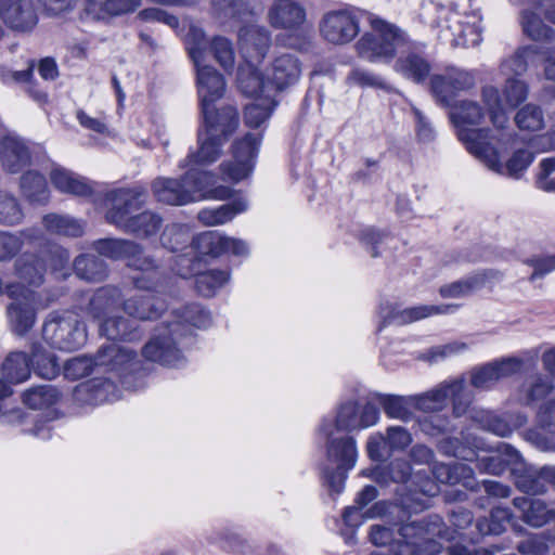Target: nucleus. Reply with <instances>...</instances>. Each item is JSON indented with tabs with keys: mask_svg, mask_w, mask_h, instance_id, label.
<instances>
[{
	"mask_svg": "<svg viewBox=\"0 0 555 555\" xmlns=\"http://www.w3.org/2000/svg\"><path fill=\"white\" fill-rule=\"evenodd\" d=\"M173 320L158 328L142 350L145 359L166 366L179 367L185 362L182 348L185 339L194 328L204 330L210 326L211 315L199 304H190L172 311Z\"/></svg>",
	"mask_w": 555,
	"mask_h": 555,
	"instance_id": "f257e3e1",
	"label": "nucleus"
},
{
	"mask_svg": "<svg viewBox=\"0 0 555 555\" xmlns=\"http://www.w3.org/2000/svg\"><path fill=\"white\" fill-rule=\"evenodd\" d=\"M105 201L107 206L105 218L118 229L138 237H149L159 231L163 219L156 212L145 210L131 216L147 201V192L144 188L135 185L112 190L106 194Z\"/></svg>",
	"mask_w": 555,
	"mask_h": 555,
	"instance_id": "f03ea898",
	"label": "nucleus"
},
{
	"mask_svg": "<svg viewBox=\"0 0 555 555\" xmlns=\"http://www.w3.org/2000/svg\"><path fill=\"white\" fill-rule=\"evenodd\" d=\"M216 176L206 170L190 169L181 179L157 178L152 184L155 198L164 204L181 206L202 199L224 201L233 190L216 184Z\"/></svg>",
	"mask_w": 555,
	"mask_h": 555,
	"instance_id": "7ed1b4c3",
	"label": "nucleus"
},
{
	"mask_svg": "<svg viewBox=\"0 0 555 555\" xmlns=\"http://www.w3.org/2000/svg\"><path fill=\"white\" fill-rule=\"evenodd\" d=\"M442 519L438 515H431L422 520L402 525L398 529V538H395L392 528L374 525L371 527L370 538L373 544L383 546L390 544L395 555H416L420 551V541H426L430 552L438 551V542L435 537H442Z\"/></svg>",
	"mask_w": 555,
	"mask_h": 555,
	"instance_id": "20e7f679",
	"label": "nucleus"
},
{
	"mask_svg": "<svg viewBox=\"0 0 555 555\" xmlns=\"http://www.w3.org/2000/svg\"><path fill=\"white\" fill-rule=\"evenodd\" d=\"M505 134L498 133L499 140L489 141V133L485 131H462V143L466 150L482 163L489 170L514 179H520L534 159L532 149L522 147L513 152L505 164L501 162L496 144L504 143Z\"/></svg>",
	"mask_w": 555,
	"mask_h": 555,
	"instance_id": "39448f33",
	"label": "nucleus"
},
{
	"mask_svg": "<svg viewBox=\"0 0 555 555\" xmlns=\"http://www.w3.org/2000/svg\"><path fill=\"white\" fill-rule=\"evenodd\" d=\"M186 46L196 68L197 92L201 100L204 122H210V119H216L218 113L224 108L222 107L215 112L212 104L223 95L225 82L221 74L212 66L205 64L208 43L202 29L191 27L188 34Z\"/></svg>",
	"mask_w": 555,
	"mask_h": 555,
	"instance_id": "423d86ee",
	"label": "nucleus"
},
{
	"mask_svg": "<svg viewBox=\"0 0 555 555\" xmlns=\"http://www.w3.org/2000/svg\"><path fill=\"white\" fill-rule=\"evenodd\" d=\"M135 353L119 344L109 343L102 346L94 359L79 356L69 359L64 364V376L78 379L88 375L93 366L105 367L109 372H117L125 388H131L132 373L135 371Z\"/></svg>",
	"mask_w": 555,
	"mask_h": 555,
	"instance_id": "0eeeda50",
	"label": "nucleus"
},
{
	"mask_svg": "<svg viewBox=\"0 0 555 555\" xmlns=\"http://www.w3.org/2000/svg\"><path fill=\"white\" fill-rule=\"evenodd\" d=\"M326 437V459L328 465L323 469L324 481L334 493L344 489L347 474L352 469L358 459L356 439L350 435L338 436L332 421H322L319 427Z\"/></svg>",
	"mask_w": 555,
	"mask_h": 555,
	"instance_id": "6e6552de",
	"label": "nucleus"
},
{
	"mask_svg": "<svg viewBox=\"0 0 555 555\" xmlns=\"http://www.w3.org/2000/svg\"><path fill=\"white\" fill-rule=\"evenodd\" d=\"M95 251L111 259H126L127 264L140 274L131 278L133 288L138 291L157 292L163 287L162 278L156 272L154 259L142 254L139 244L119 238H103L93 243Z\"/></svg>",
	"mask_w": 555,
	"mask_h": 555,
	"instance_id": "1a4fd4ad",
	"label": "nucleus"
},
{
	"mask_svg": "<svg viewBox=\"0 0 555 555\" xmlns=\"http://www.w3.org/2000/svg\"><path fill=\"white\" fill-rule=\"evenodd\" d=\"M122 292L115 285L99 287L90 297L87 313L99 322L100 333L108 339L135 338L131 322L113 313L121 307Z\"/></svg>",
	"mask_w": 555,
	"mask_h": 555,
	"instance_id": "9d476101",
	"label": "nucleus"
},
{
	"mask_svg": "<svg viewBox=\"0 0 555 555\" xmlns=\"http://www.w3.org/2000/svg\"><path fill=\"white\" fill-rule=\"evenodd\" d=\"M370 24L372 30L356 44L360 57L373 63H388L406 47V36L396 25L377 17H371Z\"/></svg>",
	"mask_w": 555,
	"mask_h": 555,
	"instance_id": "9b49d317",
	"label": "nucleus"
},
{
	"mask_svg": "<svg viewBox=\"0 0 555 555\" xmlns=\"http://www.w3.org/2000/svg\"><path fill=\"white\" fill-rule=\"evenodd\" d=\"M238 126V114L233 106H225L216 119L205 122V130L198 132L199 147L197 153L190 154L185 164L209 165L218 159L221 154L222 141L227 139Z\"/></svg>",
	"mask_w": 555,
	"mask_h": 555,
	"instance_id": "f8f14e48",
	"label": "nucleus"
},
{
	"mask_svg": "<svg viewBox=\"0 0 555 555\" xmlns=\"http://www.w3.org/2000/svg\"><path fill=\"white\" fill-rule=\"evenodd\" d=\"M42 337L51 347L74 351L87 340V328L73 312H51L42 325Z\"/></svg>",
	"mask_w": 555,
	"mask_h": 555,
	"instance_id": "ddd939ff",
	"label": "nucleus"
},
{
	"mask_svg": "<svg viewBox=\"0 0 555 555\" xmlns=\"http://www.w3.org/2000/svg\"><path fill=\"white\" fill-rule=\"evenodd\" d=\"M373 478L384 483H387L389 480L406 483L411 495L415 501L420 502L422 508L426 507V503L421 502L416 495L422 494L426 498H433L440 490L437 483L428 478V470L422 468L413 469L409 462L403 460H395L388 466L375 469Z\"/></svg>",
	"mask_w": 555,
	"mask_h": 555,
	"instance_id": "4468645a",
	"label": "nucleus"
},
{
	"mask_svg": "<svg viewBox=\"0 0 555 555\" xmlns=\"http://www.w3.org/2000/svg\"><path fill=\"white\" fill-rule=\"evenodd\" d=\"M442 448L446 453L454 457L470 462L475 460V467L485 474L500 475L507 467L512 469L515 465H521L519 452L509 444H502L498 453L477 456L476 459L475 451L461 446L457 439L446 441Z\"/></svg>",
	"mask_w": 555,
	"mask_h": 555,
	"instance_id": "2eb2a0df",
	"label": "nucleus"
},
{
	"mask_svg": "<svg viewBox=\"0 0 555 555\" xmlns=\"http://www.w3.org/2000/svg\"><path fill=\"white\" fill-rule=\"evenodd\" d=\"M5 295L13 300L7 307L9 326L16 335L24 336L36 323L35 293L21 283H8Z\"/></svg>",
	"mask_w": 555,
	"mask_h": 555,
	"instance_id": "dca6fc26",
	"label": "nucleus"
},
{
	"mask_svg": "<svg viewBox=\"0 0 555 555\" xmlns=\"http://www.w3.org/2000/svg\"><path fill=\"white\" fill-rule=\"evenodd\" d=\"M260 141V135L247 133L234 142L231 159L224 160L220 165L223 180L237 183L251 175Z\"/></svg>",
	"mask_w": 555,
	"mask_h": 555,
	"instance_id": "f3484780",
	"label": "nucleus"
},
{
	"mask_svg": "<svg viewBox=\"0 0 555 555\" xmlns=\"http://www.w3.org/2000/svg\"><path fill=\"white\" fill-rule=\"evenodd\" d=\"M359 16L353 10H332L320 20L319 30L325 41L338 46L346 44L359 34Z\"/></svg>",
	"mask_w": 555,
	"mask_h": 555,
	"instance_id": "a211bd4d",
	"label": "nucleus"
},
{
	"mask_svg": "<svg viewBox=\"0 0 555 555\" xmlns=\"http://www.w3.org/2000/svg\"><path fill=\"white\" fill-rule=\"evenodd\" d=\"M475 83V75L459 67H449L443 74L436 75L430 80L433 95L442 106H452L455 99L462 92L474 88Z\"/></svg>",
	"mask_w": 555,
	"mask_h": 555,
	"instance_id": "6ab92c4d",
	"label": "nucleus"
},
{
	"mask_svg": "<svg viewBox=\"0 0 555 555\" xmlns=\"http://www.w3.org/2000/svg\"><path fill=\"white\" fill-rule=\"evenodd\" d=\"M378 420L379 411L373 402L369 401L360 405L354 400L341 403L334 417L323 418V421H332L334 429L348 433L372 427Z\"/></svg>",
	"mask_w": 555,
	"mask_h": 555,
	"instance_id": "aec40b11",
	"label": "nucleus"
},
{
	"mask_svg": "<svg viewBox=\"0 0 555 555\" xmlns=\"http://www.w3.org/2000/svg\"><path fill=\"white\" fill-rule=\"evenodd\" d=\"M459 308L457 305H421L416 307H410L405 309H398L392 305H383L379 309V318L382 319L378 325V331L389 324L404 325L415 321L423 320L425 318L436 314L452 313Z\"/></svg>",
	"mask_w": 555,
	"mask_h": 555,
	"instance_id": "412c9836",
	"label": "nucleus"
},
{
	"mask_svg": "<svg viewBox=\"0 0 555 555\" xmlns=\"http://www.w3.org/2000/svg\"><path fill=\"white\" fill-rule=\"evenodd\" d=\"M193 247L202 255L220 256L232 254L234 256L248 255L249 248L245 241L225 236L216 231L203 232L192 241Z\"/></svg>",
	"mask_w": 555,
	"mask_h": 555,
	"instance_id": "4be33fe9",
	"label": "nucleus"
},
{
	"mask_svg": "<svg viewBox=\"0 0 555 555\" xmlns=\"http://www.w3.org/2000/svg\"><path fill=\"white\" fill-rule=\"evenodd\" d=\"M73 398L79 405L95 406L117 400L119 390L111 378L95 377L77 385Z\"/></svg>",
	"mask_w": 555,
	"mask_h": 555,
	"instance_id": "5701e85b",
	"label": "nucleus"
},
{
	"mask_svg": "<svg viewBox=\"0 0 555 555\" xmlns=\"http://www.w3.org/2000/svg\"><path fill=\"white\" fill-rule=\"evenodd\" d=\"M156 272L160 275L163 283V287L159 291H147L149 293H152V295H133L122 300L121 308L129 317L140 321L155 320L160 317L165 310V304L155 294L166 292L167 281L158 271L157 266Z\"/></svg>",
	"mask_w": 555,
	"mask_h": 555,
	"instance_id": "b1692460",
	"label": "nucleus"
},
{
	"mask_svg": "<svg viewBox=\"0 0 555 555\" xmlns=\"http://www.w3.org/2000/svg\"><path fill=\"white\" fill-rule=\"evenodd\" d=\"M0 20L16 30L33 29L38 22L34 0H0Z\"/></svg>",
	"mask_w": 555,
	"mask_h": 555,
	"instance_id": "393cba45",
	"label": "nucleus"
},
{
	"mask_svg": "<svg viewBox=\"0 0 555 555\" xmlns=\"http://www.w3.org/2000/svg\"><path fill=\"white\" fill-rule=\"evenodd\" d=\"M520 366L521 361L517 358L490 362L470 372V384L477 389H488L501 378L517 373Z\"/></svg>",
	"mask_w": 555,
	"mask_h": 555,
	"instance_id": "a878e982",
	"label": "nucleus"
},
{
	"mask_svg": "<svg viewBox=\"0 0 555 555\" xmlns=\"http://www.w3.org/2000/svg\"><path fill=\"white\" fill-rule=\"evenodd\" d=\"M300 64L293 54L285 53L274 59L266 72L273 92L282 91L297 82L300 76Z\"/></svg>",
	"mask_w": 555,
	"mask_h": 555,
	"instance_id": "bb28decb",
	"label": "nucleus"
},
{
	"mask_svg": "<svg viewBox=\"0 0 555 555\" xmlns=\"http://www.w3.org/2000/svg\"><path fill=\"white\" fill-rule=\"evenodd\" d=\"M451 112H450V118L454 126L457 129V137L460 141L462 142L461 132L462 131H485L489 133V141L491 140H499L498 133L499 131H493L488 128H469V125H478L485 114L482 112V108L477 102L474 101H462L457 105H452Z\"/></svg>",
	"mask_w": 555,
	"mask_h": 555,
	"instance_id": "cd10ccee",
	"label": "nucleus"
},
{
	"mask_svg": "<svg viewBox=\"0 0 555 555\" xmlns=\"http://www.w3.org/2000/svg\"><path fill=\"white\" fill-rule=\"evenodd\" d=\"M449 22L448 28L454 46L469 48L481 42L480 17L477 14L462 16L454 12L449 17Z\"/></svg>",
	"mask_w": 555,
	"mask_h": 555,
	"instance_id": "c85d7f7f",
	"label": "nucleus"
},
{
	"mask_svg": "<svg viewBox=\"0 0 555 555\" xmlns=\"http://www.w3.org/2000/svg\"><path fill=\"white\" fill-rule=\"evenodd\" d=\"M268 16L275 28L295 29L305 23L306 10L295 0H275Z\"/></svg>",
	"mask_w": 555,
	"mask_h": 555,
	"instance_id": "c756f323",
	"label": "nucleus"
},
{
	"mask_svg": "<svg viewBox=\"0 0 555 555\" xmlns=\"http://www.w3.org/2000/svg\"><path fill=\"white\" fill-rule=\"evenodd\" d=\"M0 157L4 170L11 173L22 171L30 164V152L26 142L17 137L8 135L0 142Z\"/></svg>",
	"mask_w": 555,
	"mask_h": 555,
	"instance_id": "7c9ffc66",
	"label": "nucleus"
},
{
	"mask_svg": "<svg viewBox=\"0 0 555 555\" xmlns=\"http://www.w3.org/2000/svg\"><path fill=\"white\" fill-rule=\"evenodd\" d=\"M399 53L400 56L395 64V69L398 73L416 83H421L428 78L431 70L429 62L424 55L412 50L408 41L406 47Z\"/></svg>",
	"mask_w": 555,
	"mask_h": 555,
	"instance_id": "2f4dec72",
	"label": "nucleus"
},
{
	"mask_svg": "<svg viewBox=\"0 0 555 555\" xmlns=\"http://www.w3.org/2000/svg\"><path fill=\"white\" fill-rule=\"evenodd\" d=\"M241 50L244 56L259 61L261 60L270 46L269 31L258 25H248L242 27L238 33Z\"/></svg>",
	"mask_w": 555,
	"mask_h": 555,
	"instance_id": "473e14b6",
	"label": "nucleus"
},
{
	"mask_svg": "<svg viewBox=\"0 0 555 555\" xmlns=\"http://www.w3.org/2000/svg\"><path fill=\"white\" fill-rule=\"evenodd\" d=\"M513 504L521 514V519L531 527L540 528L555 519V511L541 499L519 496L513 500Z\"/></svg>",
	"mask_w": 555,
	"mask_h": 555,
	"instance_id": "72a5a7b5",
	"label": "nucleus"
},
{
	"mask_svg": "<svg viewBox=\"0 0 555 555\" xmlns=\"http://www.w3.org/2000/svg\"><path fill=\"white\" fill-rule=\"evenodd\" d=\"M50 180L61 193L75 196H89L92 193V188L85 178L61 166L52 168Z\"/></svg>",
	"mask_w": 555,
	"mask_h": 555,
	"instance_id": "f704fd0d",
	"label": "nucleus"
},
{
	"mask_svg": "<svg viewBox=\"0 0 555 555\" xmlns=\"http://www.w3.org/2000/svg\"><path fill=\"white\" fill-rule=\"evenodd\" d=\"M247 208V201L240 197L218 207L203 208L198 211L197 219L205 227L222 225L231 221L238 214L246 211Z\"/></svg>",
	"mask_w": 555,
	"mask_h": 555,
	"instance_id": "c9c22d12",
	"label": "nucleus"
},
{
	"mask_svg": "<svg viewBox=\"0 0 555 555\" xmlns=\"http://www.w3.org/2000/svg\"><path fill=\"white\" fill-rule=\"evenodd\" d=\"M140 0H86L85 13L92 20H104L134 11Z\"/></svg>",
	"mask_w": 555,
	"mask_h": 555,
	"instance_id": "e433bc0d",
	"label": "nucleus"
},
{
	"mask_svg": "<svg viewBox=\"0 0 555 555\" xmlns=\"http://www.w3.org/2000/svg\"><path fill=\"white\" fill-rule=\"evenodd\" d=\"M374 399L390 418L408 422L412 418L413 411L417 410L415 396L375 393Z\"/></svg>",
	"mask_w": 555,
	"mask_h": 555,
	"instance_id": "4c0bfd02",
	"label": "nucleus"
},
{
	"mask_svg": "<svg viewBox=\"0 0 555 555\" xmlns=\"http://www.w3.org/2000/svg\"><path fill=\"white\" fill-rule=\"evenodd\" d=\"M237 82L241 91L247 96L262 99L273 96V91L269 81L266 79V75L263 77L260 76V74L250 66L240 68Z\"/></svg>",
	"mask_w": 555,
	"mask_h": 555,
	"instance_id": "58836bf2",
	"label": "nucleus"
},
{
	"mask_svg": "<svg viewBox=\"0 0 555 555\" xmlns=\"http://www.w3.org/2000/svg\"><path fill=\"white\" fill-rule=\"evenodd\" d=\"M42 225L48 233L59 236L79 237L85 231V224L80 220L54 212L42 217Z\"/></svg>",
	"mask_w": 555,
	"mask_h": 555,
	"instance_id": "ea45409f",
	"label": "nucleus"
},
{
	"mask_svg": "<svg viewBox=\"0 0 555 555\" xmlns=\"http://www.w3.org/2000/svg\"><path fill=\"white\" fill-rule=\"evenodd\" d=\"M428 470V478L437 483H456L461 479H469L473 477L474 469L463 463H455L454 465L435 464L433 467H424Z\"/></svg>",
	"mask_w": 555,
	"mask_h": 555,
	"instance_id": "a19ab883",
	"label": "nucleus"
},
{
	"mask_svg": "<svg viewBox=\"0 0 555 555\" xmlns=\"http://www.w3.org/2000/svg\"><path fill=\"white\" fill-rule=\"evenodd\" d=\"M43 272V261L34 255L24 254L15 261V274L24 286L41 285Z\"/></svg>",
	"mask_w": 555,
	"mask_h": 555,
	"instance_id": "79ce46f5",
	"label": "nucleus"
},
{
	"mask_svg": "<svg viewBox=\"0 0 555 555\" xmlns=\"http://www.w3.org/2000/svg\"><path fill=\"white\" fill-rule=\"evenodd\" d=\"M76 275L88 282H101L107 278L106 263L95 255L83 254L74 261Z\"/></svg>",
	"mask_w": 555,
	"mask_h": 555,
	"instance_id": "37998d69",
	"label": "nucleus"
},
{
	"mask_svg": "<svg viewBox=\"0 0 555 555\" xmlns=\"http://www.w3.org/2000/svg\"><path fill=\"white\" fill-rule=\"evenodd\" d=\"M20 186L22 194L30 203L46 204L50 198L46 178L36 171H27L23 175Z\"/></svg>",
	"mask_w": 555,
	"mask_h": 555,
	"instance_id": "c03bdc74",
	"label": "nucleus"
},
{
	"mask_svg": "<svg viewBox=\"0 0 555 555\" xmlns=\"http://www.w3.org/2000/svg\"><path fill=\"white\" fill-rule=\"evenodd\" d=\"M261 7L260 0H215L214 9L219 18H244Z\"/></svg>",
	"mask_w": 555,
	"mask_h": 555,
	"instance_id": "a18cd8bd",
	"label": "nucleus"
},
{
	"mask_svg": "<svg viewBox=\"0 0 555 555\" xmlns=\"http://www.w3.org/2000/svg\"><path fill=\"white\" fill-rule=\"evenodd\" d=\"M229 280L230 272L228 270L210 269L202 271L201 269L195 278V288L202 296L212 297Z\"/></svg>",
	"mask_w": 555,
	"mask_h": 555,
	"instance_id": "49530a36",
	"label": "nucleus"
},
{
	"mask_svg": "<svg viewBox=\"0 0 555 555\" xmlns=\"http://www.w3.org/2000/svg\"><path fill=\"white\" fill-rule=\"evenodd\" d=\"M487 280L488 274L486 272H477L470 276L440 287L439 293L444 298L465 297L483 287Z\"/></svg>",
	"mask_w": 555,
	"mask_h": 555,
	"instance_id": "de8ad7c7",
	"label": "nucleus"
},
{
	"mask_svg": "<svg viewBox=\"0 0 555 555\" xmlns=\"http://www.w3.org/2000/svg\"><path fill=\"white\" fill-rule=\"evenodd\" d=\"M512 470L515 473V485L521 492L531 495L546 492V486L540 477V469L527 468L521 461V465H515Z\"/></svg>",
	"mask_w": 555,
	"mask_h": 555,
	"instance_id": "09e8293b",
	"label": "nucleus"
},
{
	"mask_svg": "<svg viewBox=\"0 0 555 555\" xmlns=\"http://www.w3.org/2000/svg\"><path fill=\"white\" fill-rule=\"evenodd\" d=\"M1 370L9 383H23L30 376V361L24 352H12L4 360Z\"/></svg>",
	"mask_w": 555,
	"mask_h": 555,
	"instance_id": "8fccbe9b",
	"label": "nucleus"
},
{
	"mask_svg": "<svg viewBox=\"0 0 555 555\" xmlns=\"http://www.w3.org/2000/svg\"><path fill=\"white\" fill-rule=\"evenodd\" d=\"M30 362L34 372L42 378L52 379L60 373L56 357L40 345H34Z\"/></svg>",
	"mask_w": 555,
	"mask_h": 555,
	"instance_id": "3c124183",
	"label": "nucleus"
},
{
	"mask_svg": "<svg viewBox=\"0 0 555 555\" xmlns=\"http://www.w3.org/2000/svg\"><path fill=\"white\" fill-rule=\"evenodd\" d=\"M538 53L535 47L519 48L513 55L502 61L500 70L506 77H518L526 73L529 61Z\"/></svg>",
	"mask_w": 555,
	"mask_h": 555,
	"instance_id": "603ef678",
	"label": "nucleus"
},
{
	"mask_svg": "<svg viewBox=\"0 0 555 555\" xmlns=\"http://www.w3.org/2000/svg\"><path fill=\"white\" fill-rule=\"evenodd\" d=\"M60 399V392L52 385H40L23 393V402L34 410L50 408Z\"/></svg>",
	"mask_w": 555,
	"mask_h": 555,
	"instance_id": "864d4df0",
	"label": "nucleus"
},
{
	"mask_svg": "<svg viewBox=\"0 0 555 555\" xmlns=\"http://www.w3.org/2000/svg\"><path fill=\"white\" fill-rule=\"evenodd\" d=\"M196 236H192L191 230L185 224L173 223L167 225L162 234V244L171 251L183 249L190 243L192 251H197L192 244Z\"/></svg>",
	"mask_w": 555,
	"mask_h": 555,
	"instance_id": "5fc2aeb1",
	"label": "nucleus"
},
{
	"mask_svg": "<svg viewBox=\"0 0 555 555\" xmlns=\"http://www.w3.org/2000/svg\"><path fill=\"white\" fill-rule=\"evenodd\" d=\"M520 23L524 34L533 41H547L553 37V29L534 11L525 10Z\"/></svg>",
	"mask_w": 555,
	"mask_h": 555,
	"instance_id": "6e6d98bb",
	"label": "nucleus"
},
{
	"mask_svg": "<svg viewBox=\"0 0 555 555\" xmlns=\"http://www.w3.org/2000/svg\"><path fill=\"white\" fill-rule=\"evenodd\" d=\"M482 99L490 113L492 124L498 128L496 131L500 132L507 124L508 117L499 90L492 86L485 87L482 89Z\"/></svg>",
	"mask_w": 555,
	"mask_h": 555,
	"instance_id": "4d7b16f0",
	"label": "nucleus"
},
{
	"mask_svg": "<svg viewBox=\"0 0 555 555\" xmlns=\"http://www.w3.org/2000/svg\"><path fill=\"white\" fill-rule=\"evenodd\" d=\"M24 219L18 199L11 193L0 190V224L13 227Z\"/></svg>",
	"mask_w": 555,
	"mask_h": 555,
	"instance_id": "13d9d810",
	"label": "nucleus"
},
{
	"mask_svg": "<svg viewBox=\"0 0 555 555\" xmlns=\"http://www.w3.org/2000/svg\"><path fill=\"white\" fill-rule=\"evenodd\" d=\"M515 122L520 130L539 131L544 128V113L539 105L529 103L515 115Z\"/></svg>",
	"mask_w": 555,
	"mask_h": 555,
	"instance_id": "bf43d9fd",
	"label": "nucleus"
},
{
	"mask_svg": "<svg viewBox=\"0 0 555 555\" xmlns=\"http://www.w3.org/2000/svg\"><path fill=\"white\" fill-rule=\"evenodd\" d=\"M451 397L453 403V414L462 416L465 414L473 402V392L468 389L463 378L448 383V398Z\"/></svg>",
	"mask_w": 555,
	"mask_h": 555,
	"instance_id": "052dcab7",
	"label": "nucleus"
},
{
	"mask_svg": "<svg viewBox=\"0 0 555 555\" xmlns=\"http://www.w3.org/2000/svg\"><path fill=\"white\" fill-rule=\"evenodd\" d=\"M511 519V512L504 507H495L490 516L477 521L476 528L482 535L500 534L505 530V525Z\"/></svg>",
	"mask_w": 555,
	"mask_h": 555,
	"instance_id": "680f3d73",
	"label": "nucleus"
},
{
	"mask_svg": "<svg viewBox=\"0 0 555 555\" xmlns=\"http://www.w3.org/2000/svg\"><path fill=\"white\" fill-rule=\"evenodd\" d=\"M417 410L424 412L440 411L448 400V383L440 384L437 388L415 396Z\"/></svg>",
	"mask_w": 555,
	"mask_h": 555,
	"instance_id": "e2e57ef3",
	"label": "nucleus"
},
{
	"mask_svg": "<svg viewBox=\"0 0 555 555\" xmlns=\"http://www.w3.org/2000/svg\"><path fill=\"white\" fill-rule=\"evenodd\" d=\"M554 387L548 377L537 375L522 386V399L527 404L542 400L553 391Z\"/></svg>",
	"mask_w": 555,
	"mask_h": 555,
	"instance_id": "0e129e2a",
	"label": "nucleus"
},
{
	"mask_svg": "<svg viewBox=\"0 0 555 555\" xmlns=\"http://www.w3.org/2000/svg\"><path fill=\"white\" fill-rule=\"evenodd\" d=\"M209 51L224 70L232 69L235 63L233 43L224 37H215L209 42Z\"/></svg>",
	"mask_w": 555,
	"mask_h": 555,
	"instance_id": "69168bd1",
	"label": "nucleus"
},
{
	"mask_svg": "<svg viewBox=\"0 0 555 555\" xmlns=\"http://www.w3.org/2000/svg\"><path fill=\"white\" fill-rule=\"evenodd\" d=\"M554 545L555 534L551 532H542L540 534H534L528 540L519 543L517 548L521 554L545 555L550 547Z\"/></svg>",
	"mask_w": 555,
	"mask_h": 555,
	"instance_id": "338daca9",
	"label": "nucleus"
},
{
	"mask_svg": "<svg viewBox=\"0 0 555 555\" xmlns=\"http://www.w3.org/2000/svg\"><path fill=\"white\" fill-rule=\"evenodd\" d=\"M534 183L541 191L555 193V157H544L539 162Z\"/></svg>",
	"mask_w": 555,
	"mask_h": 555,
	"instance_id": "774afa93",
	"label": "nucleus"
}]
</instances>
